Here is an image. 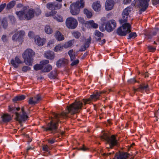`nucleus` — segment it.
Returning a JSON list of instances; mask_svg holds the SVG:
<instances>
[{
  "instance_id": "obj_1",
  "label": "nucleus",
  "mask_w": 159,
  "mask_h": 159,
  "mask_svg": "<svg viewBox=\"0 0 159 159\" xmlns=\"http://www.w3.org/2000/svg\"><path fill=\"white\" fill-rule=\"evenodd\" d=\"M114 91L112 89H108L101 91H96L91 95L88 99H84L80 101H75L74 102L67 106L66 111H63L60 114L53 113L54 118H52L51 120L47 126H43L42 128L44 131L50 132V133L55 134L58 133V123L60 120L63 119H65L69 117V114H74L80 112L83 105L90 103L91 102L96 101L100 99L101 94L108 93Z\"/></svg>"
},
{
  "instance_id": "obj_2",
  "label": "nucleus",
  "mask_w": 159,
  "mask_h": 159,
  "mask_svg": "<svg viewBox=\"0 0 159 159\" xmlns=\"http://www.w3.org/2000/svg\"><path fill=\"white\" fill-rule=\"evenodd\" d=\"M35 12L34 9L30 8L16 11V14L20 20H29L34 17Z\"/></svg>"
},
{
  "instance_id": "obj_3",
  "label": "nucleus",
  "mask_w": 159,
  "mask_h": 159,
  "mask_svg": "<svg viewBox=\"0 0 159 159\" xmlns=\"http://www.w3.org/2000/svg\"><path fill=\"white\" fill-rule=\"evenodd\" d=\"M35 54V52L31 49H26L22 54V57L24 62L27 65L31 66L34 61L33 57Z\"/></svg>"
},
{
  "instance_id": "obj_4",
  "label": "nucleus",
  "mask_w": 159,
  "mask_h": 159,
  "mask_svg": "<svg viewBox=\"0 0 159 159\" xmlns=\"http://www.w3.org/2000/svg\"><path fill=\"white\" fill-rule=\"evenodd\" d=\"M100 138L101 139L105 140L106 141V144H108L109 147H106L107 149H112L113 147L117 144V140L116 139L115 136L114 135L109 136L106 133H104L102 135Z\"/></svg>"
},
{
  "instance_id": "obj_5",
  "label": "nucleus",
  "mask_w": 159,
  "mask_h": 159,
  "mask_svg": "<svg viewBox=\"0 0 159 159\" xmlns=\"http://www.w3.org/2000/svg\"><path fill=\"white\" fill-rule=\"evenodd\" d=\"M84 2L83 0H78L75 3L71 4L70 7V12L73 15H76L80 11V8H83Z\"/></svg>"
},
{
  "instance_id": "obj_6",
  "label": "nucleus",
  "mask_w": 159,
  "mask_h": 159,
  "mask_svg": "<svg viewBox=\"0 0 159 159\" xmlns=\"http://www.w3.org/2000/svg\"><path fill=\"white\" fill-rule=\"evenodd\" d=\"M131 25L129 23H125L121 27L117 29V33L119 35L125 36L131 32Z\"/></svg>"
},
{
  "instance_id": "obj_7",
  "label": "nucleus",
  "mask_w": 159,
  "mask_h": 159,
  "mask_svg": "<svg viewBox=\"0 0 159 159\" xmlns=\"http://www.w3.org/2000/svg\"><path fill=\"white\" fill-rule=\"evenodd\" d=\"M132 8L129 6L124 9L122 13V18L119 20V22L121 24L127 23L128 19L130 18L129 14L131 12Z\"/></svg>"
},
{
  "instance_id": "obj_8",
  "label": "nucleus",
  "mask_w": 159,
  "mask_h": 159,
  "mask_svg": "<svg viewBox=\"0 0 159 159\" xmlns=\"http://www.w3.org/2000/svg\"><path fill=\"white\" fill-rule=\"evenodd\" d=\"M132 8L129 6L124 9L122 13V18L119 20V22L121 24L127 23L128 19L130 18L129 14L131 12Z\"/></svg>"
},
{
  "instance_id": "obj_9",
  "label": "nucleus",
  "mask_w": 159,
  "mask_h": 159,
  "mask_svg": "<svg viewBox=\"0 0 159 159\" xmlns=\"http://www.w3.org/2000/svg\"><path fill=\"white\" fill-rule=\"evenodd\" d=\"M78 24L77 20L72 17L67 18L66 20V26L69 29H75L77 27Z\"/></svg>"
},
{
  "instance_id": "obj_10",
  "label": "nucleus",
  "mask_w": 159,
  "mask_h": 159,
  "mask_svg": "<svg viewBox=\"0 0 159 159\" xmlns=\"http://www.w3.org/2000/svg\"><path fill=\"white\" fill-rule=\"evenodd\" d=\"M150 0H139L138 4L140 9L139 14H141L144 11L148 8V2Z\"/></svg>"
},
{
  "instance_id": "obj_11",
  "label": "nucleus",
  "mask_w": 159,
  "mask_h": 159,
  "mask_svg": "<svg viewBox=\"0 0 159 159\" xmlns=\"http://www.w3.org/2000/svg\"><path fill=\"white\" fill-rule=\"evenodd\" d=\"M21 112L19 113L16 112V119L20 123L26 121L28 118L26 113L24 111V108L22 107L21 108Z\"/></svg>"
},
{
  "instance_id": "obj_12",
  "label": "nucleus",
  "mask_w": 159,
  "mask_h": 159,
  "mask_svg": "<svg viewBox=\"0 0 159 159\" xmlns=\"http://www.w3.org/2000/svg\"><path fill=\"white\" fill-rule=\"evenodd\" d=\"M62 7V4L56 2L48 3L46 5L47 8L49 10H54L60 9Z\"/></svg>"
},
{
  "instance_id": "obj_13",
  "label": "nucleus",
  "mask_w": 159,
  "mask_h": 159,
  "mask_svg": "<svg viewBox=\"0 0 159 159\" xmlns=\"http://www.w3.org/2000/svg\"><path fill=\"white\" fill-rule=\"evenodd\" d=\"M116 27V23L114 20H109L106 24L105 29L108 32L112 31Z\"/></svg>"
},
{
  "instance_id": "obj_14",
  "label": "nucleus",
  "mask_w": 159,
  "mask_h": 159,
  "mask_svg": "<svg viewBox=\"0 0 159 159\" xmlns=\"http://www.w3.org/2000/svg\"><path fill=\"white\" fill-rule=\"evenodd\" d=\"M25 32L21 30L14 34L12 37V40L16 42H21L24 36Z\"/></svg>"
},
{
  "instance_id": "obj_15",
  "label": "nucleus",
  "mask_w": 159,
  "mask_h": 159,
  "mask_svg": "<svg viewBox=\"0 0 159 159\" xmlns=\"http://www.w3.org/2000/svg\"><path fill=\"white\" fill-rule=\"evenodd\" d=\"M42 99L41 95L38 94L33 97H31L28 101V103L30 105H34L38 103Z\"/></svg>"
},
{
  "instance_id": "obj_16",
  "label": "nucleus",
  "mask_w": 159,
  "mask_h": 159,
  "mask_svg": "<svg viewBox=\"0 0 159 159\" xmlns=\"http://www.w3.org/2000/svg\"><path fill=\"white\" fill-rule=\"evenodd\" d=\"M11 63L12 66L15 68H17L19 66V64H22V61L18 56H16L15 59H12L11 60Z\"/></svg>"
},
{
  "instance_id": "obj_17",
  "label": "nucleus",
  "mask_w": 159,
  "mask_h": 159,
  "mask_svg": "<svg viewBox=\"0 0 159 159\" xmlns=\"http://www.w3.org/2000/svg\"><path fill=\"white\" fill-rule=\"evenodd\" d=\"M114 2L113 0H107L105 4V8L106 11L111 10L113 8Z\"/></svg>"
},
{
  "instance_id": "obj_18",
  "label": "nucleus",
  "mask_w": 159,
  "mask_h": 159,
  "mask_svg": "<svg viewBox=\"0 0 159 159\" xmlns=\"http://www.w3.org/2000/svg\"><path fill=\"white\" fill-rule=\"evenodd\" d=\"M68 62V60L67 59L62 58L60 59L57 61L56 65L57 67H60L67 65Z\"/></svg>"
},
{
  "instance_id": "obj_19",
  "label": "nucleus",
  "mask_w": 159,
  "mask_h": 159,
  "mask_svg": "<svg viewBox=\"0 0 159 159\" xmlns=\"http://www.w3.org/2000/svg\"><path fill=\"white\" fill-rule=\"evenodd\" d=\"M46 39L44 38L41 39L39 36H36L35 38V43L39 46L43 45Z\"/></svg>"
},
{
  "instance_id": "obj_20",
  "label": "nucleus",
  "mask_w": 159,
  "mask_h": 159,
  "mask_svg": "<svg viewBox=\"0 0 159 159\" xmlns=\"http://www.w3.org/2000/svg\"><path fill=\"white\" fill-rule=\"evenodd\" d=\"M92 7L95 11H99L101 9V5L99 1H97L94 2L92 5Z\"/></svg>"
},
{
  "instance_id": "obj_21",
  "label": "nucleus",
  "mask_w": 159,
  "mask_h": 159,
  "mask_svg": "<svg viewBox=\"0 0 159 159\" xmlns=\"http://www.w3.org/2000/svg\"><path fill=\"white\" fill-rule=\"evenodd\" d=\"M55 36L56 39L58 41H62L64 39V36L58 31H56Z\"/></svg>"
},
{
  "instance_id": "obj_22",
  "label": "nucleus",
  "mask_w": 159,
  "mask_h": 159,
  "mask_svg": "<svg viewBox=\"0 0 159 159\" xmlns=\"http://www.w3.org/2000/svg\"><path fill=\"white\" fill-rule=\"evenodd\" d=\"M45 57L49 59H53L54 58V53L52 51H48L44 54Z\"/></svg>"
},
{
  "instance_id": "obj_23",
  "label": "nucleus",
  "mask_w": 159,
  "mask_h": 159,
  "mask_svg": "<svg viewBox=\"0 0 159 159\" xmlns=\"http://www.w3.org/2000/svg\"><path fill=\"white\" fill-rule=\"evenodd\" d=\"M68 54L70 57L71 61H72L75 59L76 56L75 51L73 49L69 50L68 52Z\"/></svg>"
},
{
  "instance_id": "obj_24",
  "label": "nucleus",
  "mask_w": 159,
  "mask_h": 159,
  "mask_svg": "<svg viewBox=\"0 0 159 159\" xmlns=\"http://www.w3.org/2000/svg\"><path fill=\"white\" fill-rule=\"evenodd\" d=\"M2 121L4 122H7L11 120L10 116L7 114H4L2 116Z\"/></svg>"
},
{
  "instance_id": "obj_25",
  "label": "nucleus",
  "mask_w": 159,
  "mask_h": 159,
  "mask_svg": "<svg viewBox=\"0 0 159 159\" xmlns=\"http://www.w3.org/2000/svg\"><path fill=\"white\" fill-rule=\"evenodd\" d=\"M57 73L56 70H54L50 72L48 75V77L52 79H54L57 77Z\"/></svg>"
},
{
  "instance_id": "obj_26",
  "label": "nucleus",
  "mask_w": 159,
  "mask_h": 159,
  "mask_svg": "<svg viewBox=\"0 0 159 159\" xmlns=\"http://www.w3.org/2000/svg\"><path fill=\"white\" fill-rule=\"evenodd\" d=\"M25 98V96L24 95H18L14 98L13 100L14 102H16L24 100Z\"/></svg>"
},
{
  "instance_id": "obj_27",
  "label": "nucleus",
  "mask_w": 159,
  "mask_h": 159,
  "mask_svg": "<svg viewBox=\"0 0 159 159\" xmlns=\"http://www.w3.org/2000/svg\"><path fill=\"white\" fill-rule=\"evenodd\" d=\"M84 13L88 18H91L92 16L91 11L87 9H84Z\"/></svg>"
},
{
  "instance_id": "obj_28",
  "label": "nucleus",
  "mask_w": 159,
  "mask_h": 159,
  "mask_svg": "<svg viewBox=\"0 0 159 159\" xmlns=\"http://www.w3.org/2000/svg\"><path fill=\"white\" fill-rule=\"evenodd\" d=\"M45 32L48 34H50L52 33L53 30L49 25H46L44 29Z\"/></svg>"
},
{
  "instance_id": "obj_29",
  "label": "nucleus",
  "mask_w": 159,
  "mask_h": 159,
  "mask_svg": "<svg viewBox=\"0 0 159 159\" xmlns=\"http://www.w3.org/2000/svg\"><path fill=\"white\" fill-rule=\"evenodd\" d=\"M63 45L61 46V44H58L55 47L53 50L55 52L61 51L63 49Z\"/></svg>"
},
{
  "instance_id": "obj_30",
  "label": "nucleus",
  "mask_w": 159,
  "mask_h": 159,
  "mask_svg": "<svg viewBox=\"0 0 159 159\" xmlns=\"http://www.w3.org/2000/svg\"><path fill=\"white\" fill-rule=\"evenodd\" d=\"M53 18L59 22H62L63 21V19L62 16L60 15H57L53 17Z\"/></svg>"
},
{
  "instance_id": "obj_31",
  "label": "nucleus",
  "mask_w": 159,
  "mask_h": 159,
  "mask_svg": "<svg viewBox=\"0 0 159 159\" xmlns=\"http://www.w3.org/2000/svg\"><path fill=\"white\" fill-rule=\"evenodd\" d=\"M73 45V43L72 40H70L66 43L63 45L64 48H66L70 47Z\"/></svg>"
},
{
  "instance_id": "obj_32",
  "label": "nucleus",
  "mask_w": 159,
  "mask_h": 159,
  "mask_svg": "<svg viewBox=\"0 0 159 159\" xmlns=\"http://www.w3.org/2000/svg\"><path fill=\"white\" fill-rule=\"evenodd\" d=\"M148 88V84H143L142 85H140L139 88L138 89L139 90L140 89L142 90H147Z\"/></svg>"
},
{
  "instance_id": "obj_33",
  "label": "nucleus",
  "mask_w": 159,
  "mask_h": 159,
  "mask_svg": "<svg viewBox=\"0 0 159 159\" xmlns=\"http://www.w3.org/2000/svg\"><path fill=\"white\" fill-rule=\"evenodd\" d=\"M87 23L90 24L94 28H97L98 27V24L94 23L93 20L88 21Z\"/></svg>"
},
{
  "instance_id": "obj_34",
  "label": "nucleus",
  "mask_w": 159,
  "mask_h": 159,
  "mask_svg": "<svg viewBox=\"0 0 159 159\" xmlns=\"http://www.w3.org/2000/svg\"><path fill=\"white\" fill-rule=\"evenodd\" d=\"M16 2L15 1H12L10 2L7 5V8L10 9L13 8L15 5Z\"/></svg>"
},
{
  "instance_id": "obj_35",
  "label": "nucleus",
  "mask_w": 159,
  "mask_h": 159,
  "mask_svg": "<svg viewBox=\"0 0 159 159\" xmlns=\"http://www.w3.org/2000/svg\"><path fill=\"white\" fill-rule=\"evenodd\" d=\"M52 69V67L51 66L48 65H47L43 69V71L45 72H48L50 71Z\"/></svg>"
},
{
  "instance_id": "obj_36",
  "label": "nucleus",
  "mask_w": 159,
  "mask_h": 159,
  "mask_svg": "<svg viewBox=\"0 0 159 159\" xmlns=\"http://www.w3.org/2000/svg\"><path fill=\"white\" fill-rule=\"evenodd\" d=\"M43 67L42 65L36 64L34 66V69L36 70H38L42 69Z\"/></svg>"
},
{
  "instance_id": "obj_37",
  "label": "nucleus",
  "mask_w": 159,
  "mask_h": 159,
  "mask_svg": "<svg viewBox=\"0 0 159 159\" xmlns=\"http://www.w3.org/2000/svg\"><path fill=\"white\" fill-rule=\"evenodd\" d=\"M74 37L76 39L79 38L81 36L80 33L78 31H75L72 33Z\"/></svg>"
},
{
  "instance_id": "obj_38",
  "label": "nucleus",
  "mask_w": 159,
  "mask_h": 159,
  "mask_svg": "<svg viewBox=\"0 0 159 159\" xmlns=\"http://www.w3.org/2000/svg\"><path fill=\"white\" fill-rule=\"evenodd\" d=\"M137 36L135 32H131L129 35V37L128 38V39H134Z\"/></svg>"
},
{
  "instance_id": "obj_39",
  "label": "nucleus",
  "mask_w": 159,
  "mask_h": 159,
  "mask_svg": "<svg viewBox=\"0 0 159 159\" xmlns=\"http://www.w3.org/2000/svg\"><path fill=\"white\" fill-rule=\"evenodd\" d=\"M95 34L98 37L102 38L104 36L103 34L98 31L96 30L95 32Z\"/></svg>"
},
{
  "instance_id": "obj_40",
  "label": "nucleus",
  "mask_w": 159,
  "mask_h": 159,
  "mask_svg": "<svg viewBox=\"0 0 159 159\" xmlns=\"http://www.w3.org/2000/svg\"><path fill=\"white\" fill-rule=\"evenodd\" d=\"M2 26L4 28H6L7 26V21L5 19H3L2 20Z\"/></svg>"
},
{
  "instance_id": "obj_41",
  "label": "nucleus",
  "mask_w": 159,
  "mask_h": 159,
  "mask_svg": "<svg viewBox=\"0 0 159 159\" xmlns=\"http://www.w3.org/2000/svg\"><path fill=\"white\" fill-rule=\"evenodd\" d=\"M91 41V39L90 38L87 39L86 42L84 43V46L86 47L87 48H88L89 47L90 43Z\"/></svg>"
},
{
  "instance_id": "obj_42",
  "label": "nucleus",
  "mask_w": 159,
  "mask_h": 159,
  "mask_svg": "<svg viewBox=\"0 0 159 159\" xmlns=\"http://www.w3.org/2000/svg\"><path fill=\"white\" fill-rule=\"evenodd\" d=\"M78 150H81L84 151H86L89 149V148H86L84 145H83L82 147L81 148H77Z\"/></svg>"
},
{
  "instance_id": "obj_43",
  "label": "nucleus",
  "mask_w": 159,
  "mask_h": 159,
  "mask_svg": "<svg viewBox=\"0 0 159 159\" xmlns=\"http://www.w3.org/2000/svg\"><path fill=\"white\" fill-rule=\"evenodd\" d=\"M79 61L78 59H76L70 65L71 66H74L77 65L79 63Z\"/></svg>"
},
{
  "instance_id": "obj_44",
  "label": "nucleus",
  "mask_w": 159,
  "mask_h": 159,
  "mask_svg": "<svg viewBox=\"0 0 159 159\" xmlns=\"http://www.w3.org/2000/svg\"><path fill=\"white\" fill-rule=\"evenodd\" d=\"M30 68L29 66H24L22 68V71L25 72H26L28 70H30Z\"/></svg>"
},
{
  "instance_id": "obj_45",
  "label": "nucleus",
  "mask_w": 159,
  "mask_h": 159,
  "mask_svg": "<svg viewBox=\"0 0 159 159\" xmlns=\"http://www.w3.org/2000/svg\"><path fill=\"white\" fill-rule=\"evenodd\" d=\"M9 18L12 23H14L16 22V19L13 16H9Z\"/></svg>"
},
{
  "instance_id": "obj_46",
  "label": "nucleus",
  "mask_w": 159,
  "mask_h": 159,
  "mask_svg": "<svg viewBox=\"0 0 159 159\" xmlns=\"http://www.w3.org/2000/svg\"><path fill=\"white\" fill-rule=\"evenodd\" d=\"M128 82L129 84H134L137 81L135 80L134 78L130 79L128 80Z\"/></svg>"
},
{
  "instance_id": "obj_47",
  "label": "nucleus",
  "mask_w": 159,
  "mask_h": 159,
  "mask_svg": "<svg viewBox=\"0 0 159 159\" xmlns=\"http://www.w3.org/2000/svg\"><path fill=\"white\" fill-rule=\"evenodd\" d=\"M148 48L150 52H153L156 50V48L152 46H148Z\"/></svg>"
},
{
  "instance_id": "obj_48",
  "label": "nucleus",
  "mask_w": 159,
  "mask_h": 159,
  "mask_svg": "<svg viewBox=\"0 0 159 159\" xmlns=\"http://www.w3.org/2000/svg\"><path fill=\"white\" fill-rule=\"evenodd\" d=\"M35 14L36 16H38L40 14L41 11L40 9H38L36 10L35 11Z\"/></svg>"
},
{
  "instance_id": "obj_49",
  "label": "nucleus",
  "mask_w": 159,
  "mask_h": 159,
  "mask_svg": "<svg viewBox=\"0 0 159 159\" xmlns=\"http://www.w3.org/2000/svg\"><path fill=\"white\" fill-rule=\"evenodd\" d=\"M6 6V3L1 4L0 6V13L3 10Z\"/></svg>"
},
{
  "instance_id": "obj_50",
  "label": "nucleus",
  "mask_w": 159,
  "mask_h": 159,
  "mask_svg": "<svg viewBox=\"0 0 159 159\" xmlns=\"http://www.w3.org/2000/svg\"><path fill=\"white\" fill-rule=\"evenodd\" d=\"M152 4L153 5H157L159 4V0H151Z\"/></svg>"
},
{
  "instance_id": "obj_51",
  "label": "nucleus",
  "mask_w": 159,
  "mask_h": 159,
  "mask_svg": "<svg viewBox=\"0 0 159 159\" xmlns=\"http://www.w3.org/2000/svg\"><path fill=\"white\" fill-rule=\"evenodd\" d=\"M78 20L79 22L81 23H84V20L83 17H78Z\"/></svg>"
},
{
  "instance_id": "obj_52",
  "label": "nucleus",
  "mask_w": 159,
  "mask_h": 159,
  "mask_svg": "<svg viewBox=\"0 0 159 159\" xmlns=\"http://www.w3.org/2000/svg\"><path fill=\"white\" fill-rule=\"evenodd\" d=\"M49 62V61L48 60H45L41 61L40 62L41 65L43 66V65L48 64Z\"/></svg>"
},
{
  "instance_id": "obj_53",
  "label": "nucleus",
  "mask_w": 159,
  "mask_h": 159,
  "mask_svg": "<svg viewBox=\"0 0 159 159\" xmlns=\"http://www.w3.org/2000/svg\"><path fill=\"white\" fill-rule=\"evenodd\" d=\"M48 143H49L50 144H52L55 143V139H48Z\"/></svg>"
},
{
  "instance_id": "obj_54",
  "label": "nucleus",
  "mask_w": 159,
  "mask_h": 159,
  "mask_svg": "<svg viewBox=\"0 0 159 159\" xmlns=\"http://www.w3.org/2000/svg\"><path fill=\"white\" fill-rule=\"evenodd\" d=\"M48 147L47 145H44L43 147V151L48 152Z\"/></svg>"
},
{
  "instance_id": "obj_55",
  "label": "nucleus",
  "mask_w": 159,
  "mask_h": 159,
  "mask_svg": "<svg viewBox=\"0 0 159 159\" xmlns=\"http://www.w3.org/2000/svg\"><path fill=\"white\" fill-rule=\"evenodd\" d=\"M131 2V0H124L123 3L124 4H127L130 3Z\"/></svg>"
},
{
  "instance_id": "obj_56",
  "label": "nucleus",
  "mask_w": 159,
  "mask_h": 159,
  "mask_svg": "<svg viewBox=\"0 0 159 159\" xmlns=\"http://www.w3.org/2000/svg\"><path fill=\"white\" fill-rule=\"evenodd\" d=\"M87 48H86V47H85L84 46V45L83 46H82L81 47V48L79 49V51L80 52H82L84 51Z\"/></svg>"
},
{
  "instance_id": "obj_57",
  "label": "nucleus",
  "mask_w": 159,
  "mask_h": 159,
  "mask_svg": "<svg viewBox=\"0 0 159 159\" xmlns=\"http://www.w3.org/2000/svg\"><path fill=\"white\" fill-rule=\"evenodd\" d=\"M50 12L51 14V16H53L54 15H56L57 13V12L56 11L52 10Z\"/></svg>"
},
{
  "instance_id": "obj_58",
  "label": "nucleus",
  "mask_w": 159,
  "mask_h": 159,
  "mask_svg": "<svg viewBox=\"0 0 159 159\" xmlns=\"http://www.w3.org/2000/svg\"><path fill=\"white\" fill-rule=\"evenodd\" d=\"M54 43V41L53 40H50L49 41L48 43V45L50 46L52 44H53Z\"/></svg>"
},
{
  "instance_id": "obj_59",
  "label": "nucleus",
  "mask_w": 159,
  "mask_h": 159,
  "mask_svg": "<svg viewBox=\"0 0 159 159\" xmlns=\"http://www.w3.org/2000/svg\"><path fill=\"white\" fill-rule=\"evenodd\" d=\"M6 35H2V39L3 41H6Z\"/></svg>"
},
{
  "instance_id": "obj_60",
  "label": "nucleus",
  "mask_w": 159,
  "mask_h": 159,
  "mask_svg": "<svg viewBox=\"0 0 159 159\" xmlns=\"http://www.w3.org/2000/svg\"><path fill=\"white\" fill-rule=\"evenodd\" d=\"M106 42V40L105 39H103L102 40L101 42L99 44L101 45H102L104 44Z\"/></svg>"
},
{
  "instance_id": "obj_61",
  "label": "nucleus",
  "mask_w": 159,
  "mask_h": 159,
  "mask_svg": "<svg viewBox=\"0 0 159 159\" xmlns=\"http://www.w3.org/2000/svg\"><path fill=\"white\" fill-rule=\"evenodd\" d=\"M143 75L144 77H148V72H146L143 74Z\"/></svg>"
},
{
  "instance_id": "obj_62",
  "label": "nucleus",
  "mask_w": 159,
  "mask_h": 159,
  "mask_svg": "<svg viewBox=\"0 0 159 159\" xmlns=\"http://www.w3.org/2000/svg\"><path fill=\"white\" fill-rule=\"evenodd\" d=\"M22 6H23L22 4L21 3H19V4H18L16 6V7L17 8H20V7H21Z\"/></svg>"
},
{
  "instance_id": "obj_63",
  "label": "nucleus",
  "mask_w": 159,
  "mask_h": 159,
  "mask_svg": "<svg viewBox=\"0 0 159 159\" xmlns=\"http://www.w3.org/2000/svg\"><path fill=\"white\" fill-rule=\"evenodd\" d=\"M45 15L47 17L50 16L51 14H50V12H47V13H46Z\"/></svg>"
},
{
  "instance_id": "obj_64",
  "label": "nucleus",
  "mask_w": 159,
  "mask_h": 159,
  "mask_svg": "<svg viewBox=\"0 0 159 159\" xmlns=\"http://www.w3.org/2000/svg\"><path fill=\"white\" fill-rule=\"evenodd\" d=\"M88 53L87 52L85 53L83 56L82 57V58H84L87 55Z\"/></svg>"
}]
</instances>
